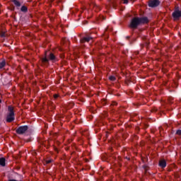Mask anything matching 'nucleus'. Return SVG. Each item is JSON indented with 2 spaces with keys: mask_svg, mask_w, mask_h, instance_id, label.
Returning a JSON list of instances; mask_svg holds the SVG:
<instances>
[{
  "mask_svg": "<svg viewBox=\"0 0 181 181\" xmlns=\"http://www.w3.org/2000/svg\"><path fill=\"white\" fill-rule=\"evenodd\" d=\"M149 21L148 20V18L143 17V18H134L132 20V22L130 23V28L132 29L136 28L138 25H141V23H148Z\"/></svg>",
  "mask_w": 181,
  "mask_h": 181,
  "instance_id": "f257e3e1",
  "label": "nucleus"
},
{
  "mask_svg": "<svg viewBox=\"0 0 181 181\" xmlns=\"http://www.w3.org/2000/svg\"><path fill=\"white\" fill-rule=\"evenodd\" d=\"M29 129V127L28 125L20 126L16 130V132L18 135H23V134H26V132Z\"/></svg>",
  "mask_w": 181,
  "mask_h": 181,
  "instance_id": "f03ea898",
  "label": "nucleus"
},
{
  "mask_svg": "<svg viewBox=\"0 0 181 181\" xmlns=\"http://www.w3.org/2000/svg\"><path fill=\"white\" fill-rule=\"evenodd\" d=\"M160 4V2L158 0H151L148 2V6L150 8H156Z\"/></svg>",
  "mask_w": 181,
  "mask_h": 181,
  "instance_id": "7ed1b4c3",
  "label": "nucleus"
},
{
  "mask_svg": "<svg viewBox=\"0 0 181 181\" xmlns=\"http://www.w3.org/2000/svg\"><path fill=\"white\" fill-rule=\"evenodd\" d=\"M6 122H13L15 121V115L8 113L6 119Z\"/></svg>",
  "mask_w": 181,
  "mask_h": 181,
  "instance_id": "20e7f679",
  "label": "nucleus"
},
{
  "mask_svg": "<svg viewBox=\"0 0 181 181\" xmlns=\"http://www.w3.org/2000/svg\"><path fill=\"white\" fill-rule=\"evenodd\" d=\"M180 16H181V11L179 10H175L173 13V18H174V19H179V18H180Z\"/></svg>",
  "mask_w": 181,
  "mask_h": 181,
  "instance_id": "39448f33",
  "label": "nucleus"
},
{
  "mask_svg": "<svg viewBox=\"0 0 181 181\" xmlns=\"http://www.w3.org/2000/svg\"><path fill=\"white\" fill-rule=\"evenodd\" d=\"M160 168H162V169H164V168L166 166V160H160L158 163Z\"/></svg>",
  "mask_w": 181,
  "mask_h": 181,
  "instance_id": "423d86ee",
  "label": "nucleus"
},
{
  "mask_svg": "<svg viewBox=\"0 0 181 181\" xmlns=\"http://www.w3.org/2000/svg\"><path fill=\"white\" fill-rule=\"evenodd\" d=\"M6 160L5 159V158L2 157V158H0V166H6Z\"/></svg>",
  "mask_w": 181,
  "mask_h": 181,
  "instance_id": "0eeeda50",
  "label": "nucleus"
},
{
  "mask_svg": "<svg viewBox=\"0 0 181 181\" xmlns=\"http://www.w3.org/2000/svg\"><path fill=\"white\" fill-rule=\"evenodd\" d=\"M93 37H84L83 38L81 39V42L84 43L85 42H90V40H92Z\"/></svg>",
  "mask_w": 181,
  "mask_h": 181,
  "instance_id": "6e6552de",
  "label": "nucleus"
},
{
  "mask_svg": "<svg viewBox=\"0 0 181 181\" xmlns=\"http://www.w3.org/2000/svg\"><path fill=\"white\" fill-rule=\"evenodd\" d=\"M6 65V62H5V59H3L0 62V69H4V67H5Z\"/></svg>",
  "mask_w": 181,
  "mask_h": 181,
  "instance_id": "1a4fd4ad",
  "label": "nucleus"
},
{
  "mask_svg": "<svg viewBox=\"0 0 181 181\" xmlns=\"http://www.w3.org/2000/svg\"><path fill=\"white\" fill-rule=\"evenodd\" d=\"M8 110L9 111L8 114L15 115V112H13V107L11 106H8Z\"/></svg>",
  "mask_w": 181,
  "mask_h": 181,
  "instance_id": "9d476101",
  "label": "nucleus"
},
{
  "mask_svg": "<svg viewBox=\"0 0 181 181\" xmlns=\"http://www.w3.org/2000/svg\"><path fill=\"white\" fill-rule=\"evenodd\" d=\"M16 6H21V3L18 0H12Z\"/></svg>",
  "mask_w": 181,
  "mask_h": 181,
  "instance_id": "9b49d317",
  "label": "nucleus"
},
{
  "mask_svg": "<svg viewBox=\"0 0 181 181\" xmlns=\"http://www.w3.org/2000/svg\"><path fill=\"white\" fill-rule=\"evenodd\" d=\"M109 80L110 81H115V80H117V78L114 76H109Z\"/></svg>",
  "mask_w": 181,
  "mask_h": 181,
  "instance_id": "f8f14e48",
  "label": "nucleus"
},
{
  "mask_svg": "<svg viewBox=\"0 0 181 181\" xmlns=\"http://www.w3.org/2000/svg\"><path fill=\"white\" fill-rule=\"evenodd\" d=\"M53 159L47 160L45 162V165H49V163H52Z\"/></svg>",
  "mask_w": 181,
  "mask_h": 181,
  "instance_id": "ddd939ff",
  "label": "nucleus"
},
{
  "mask_svg": "<svg viewBox=\"0 0 181 181\" xmlns=\"http://www.w3.org/2000/svg\"><path fill=\"white\" fill-rule=\"evenodd\" d=\"M54 59H56V57H54V54L51 53L49 54V60H54Z\"/></svg>",
  "mask_w": 181,
  "mask_h": 181,
  "instance_id": "4468645a",
  "label": "nucleus"
},
{
  "mask_svg": "<svg viewBox=\"0 0 181 181\" xmlns=\"http://www.w3.org/2000/svg\"><path fill=\"white\" fill-rule=\"evenodd\" d=\"M28 11V8L25 6L21 7V11L22 12H26Z\"/></svg>",
  "mask_w": 181,
  "mask_h": 181,
  "instance_id": "2eb2a0df",
  "label": "nucleus"
},
{
  "mask_svg": "<svg viewBox=\"0 0 181 181\" xmlns=\"http://www.w3.org/2000/svg\"><path fill=\"white\" fill-rule=\"evenodd\" d=\"M47 62H49V59H47V57H45V58L42 59V62L43 63H47Z\"/></svg>",
  "mask_w": 181,
  "mask_h": 181,
  "instance_id": "dca6fc26",
  "label": "nucleus"
},
{
  "mask_svg": "<svg viewBox=\"0 0 181 181\" xmlns=\"http://www.w3.org/2000/svg\"><path fill=\"white\" fill-rule=\"evenodd\" d=\"M53 97H54V100H57V98H59V97H60V95H59V94H54V95H53Z\"/></svg>",
  "mask_w": 181,
  "mask_h": 181,
  "instance_id": "f3484780",
  "label": "nucleus"
},
{
  "mask_svg": "<svg viewBox=\"0 0 181 181\" xmlns=\"http://www.w3.org/2000/svg\"><path fill=\"white\" fill-rule=\"evenodd\" d=\"M176 134L181 136V130L180 129L177 130Z\"/></svg>",
  "mask_w": 181,
  "mask_h": 181,
  "instance_id": "a211bd4d",
  "label": "nucleus"
},
{
  "mask_svg": "<svg viewBox=\"0 0 181 181\" xmlns=\"http://www.w3.org/2000/svg\"><path fill=\"white\" fill-rule=\"evenodd\" d=\"M8 181H22V180H13V179H11V177H9Z\"/></svg>",
  "mask_w": 181,
  "mask_h": 181,
  "instance_id": "6ab92c4d",
  "label": "nucleus"
},
{
  "mask_svg": "<svg viewBox=\"0 0 181 181\" xmlns=\"http://www.w3.org/2000/svg\"><path fill=\"white\" fill-rule=\"evenodd\" d=\"M118 103H117V102H112L111 105H117Z\"/></svg>",
  "mask_w": 181,
  "mask_h": 181,
  "instance_id": "aec40b11",
  "label": "nucleus"
},
{
  "mask_svg": "<svg viewBox=\"0 0 181 181\" xmlns=\"http://www.w3.org/2000/svg\"><path fill=\"white\" fill-rule=\"evenodd\" d=\"M124 4H128V0H124Z\"/></svg>",
  "mask_w": 181,
  "mask_h": 181,
  "instance_id": "412c9836",
  "label": "nucleus"
},
{
  "mask_svg": "<svg viewBox=\"0 0 181 181\" xmlns=\"http://www.w3.org/2000/svg\"><path fill=\"white\" fill-rule=\"evenodd\" d=\"M103 105H105V104H106L105 100H103Z\"/></svg>",
  "mask_w": 181,
  "mask_h": 181,
  "instance_id": "4be33fe9",
  "label": "nucleus"
},
{
  "mask_svg": "<svg viewBox=\"0 0 181 181\" xmlns=\"http://www.w3.org/2000/svg\"><path fill=\"white\" fill-rule=\"evenodd\" d=\"M5 36V34H1V37H4Z\"/></svg>",
  "mask_w": 181,
  "mask_h": 181,
  "instance_id": "5701e85b",
  "label": "nucleus"
},
{
  "mask_svg": "<svg viewBox=\"0 0 181 181\" xmlns=\"http://www.w3.org/2000/svg\"><path fill=\"white\" fill-rule=\"evenodd\" d=\"M117 97H120L121 95L120 94H117Z\"/></svg>",
  "mask_w": 181,
  "mask_h": 181,
  "instance_id": "b1692460",
  "label": "nucleus"
},
{
  "mask_svg": "<svg viewBox=\"0 0 181 181\" xmlns=\"http://www.w3.org/2000/svg\"><path fill=\"white\" fill-rule=\"evenodd\" d=\"M126 159H127V160H129V158L128 157H126Z\"/></svg>",
  "mask_w": 181,
  "mask_h": 181,
  "instance_id": "393cba45",
  "label": "nucleus"
},
{
  "mask_svg": "<svg viewBox=\"0 0 181 181\" xmlns=\"http://www.w3.org/2000/svg\"><path fill=\"white\" fill-rule=\"evenodd\" d=\"M102 18H103V20L105 19V18H104V16H102Z\"/></svg>",
  "mask_w": 181,
  "mask_h": 181,
  "instance_id": "a878e982",
  "label": "nucleus"
},
{
  "mask_svg": "<svg viewBox=\"0 0 181 181\" xmlns=\"http://www.w3.org/2000/svg\"><path fill=\"white\" fill-rule=\"evenodd\" d=\"M1 103H2V100L0 99V104H1Z\"/></svg>",
  "mask_w": 181,
  "mask_h": 181,
  "instance_id": "bb28decb",
  "label": "nucleus"
},
{
  "mask_svg": "<svg viewBox=\"0 0 181 181\" xmlns=\"http://www.w3.org/2000/svg\"><path fill=\"white\" fill-rule=\"evenodd\" d=\"M45 54H47V52H45Z\"/></svg>",
  "mask_w": 181,
  "mask_h": 181,
  "instance_id": "cd10ccee",
  "label": "nucleus"
}]
</instances>
